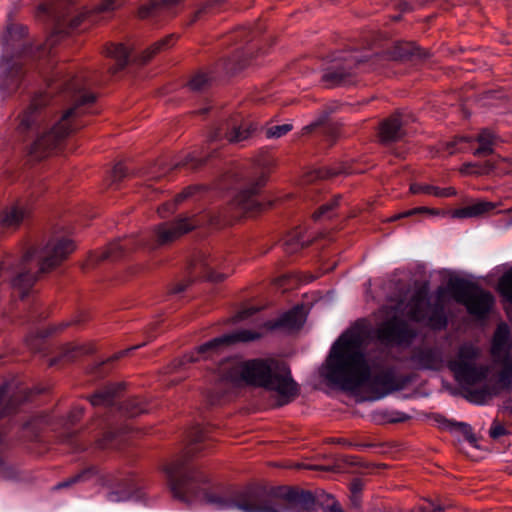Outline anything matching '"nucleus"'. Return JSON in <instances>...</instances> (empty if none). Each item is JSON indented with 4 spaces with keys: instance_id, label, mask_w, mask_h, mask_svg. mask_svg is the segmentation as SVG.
Segmentation results:
<instances>
[{
    "instance_id": "obj_57",
    "label": "nucleus",
    "mask_w": 512,
    "mask_h": 512,
    "mask_svg": "<svg viewBox=\"0 0 512 512\" xmlns=\"http://www.w3.org/2000/svg\"><path fill=\"white\" fill-rule=\"evenodd\" d=\"M506 433H507L506 429L501 424H499L497 422H494L489 430V435L493 439H497V438L505 435Z\"/></svg>"
},
{
    "instance_id": "obj_34",
    "label": "nucleus",
    "mask_w": 512,
    "mask_h": 512,
    "mask_svg": "<svg viewBox=\"0 0 512 512\" xmlns=\"http://www.w3.org/2000/svg\"><path fill=\"white\" fill-rule=\"evenodd\" d=\"M410 192L412 194L432 195L439 198H448L456 195V190L453 187L441 188L438 186L422 183L411 184Z\"/></svg>"
},
{
    "instance_id": "obj_29",
    "label": "nucleus",
    "mask_w": 512,
    "mask_h": 512,
    "mask_svg": "<svg viewBox=\"0 0 512 512\" xmlns=\"http://www.w3.org/2000/svg\"><path fill=\"white\" fill-rule=\"evenodd\" d=\"M124 389L123 383L109 384L104 388L95 392L90 398V403L93 406H113L116 399L120 396L121 391Z\"/></svg>"
},
{
    "instance_id": "obj_9",
    "label": "nucleus",
    "mask_w": 512,
    "mask_h": 512,
    "mask_svg": "<svg viewBox=\"0 0 512 512\" xmlns=\"http://www.w3.org/2000/svg\"><path fill=\"white\" fill-rule=\"evenodd\" d=\"M480 354L481 351L477 346L472 343H464L458 348L454 359L448 362V368L461 385L473 386L487 378L489 368L482 364H476Z\"/></svg>"
},
{
    "instance_id": "obj_2",
    "label": "nucleus",
    "mask_w": 512,
    "mask_h": 512,
    "mask_svg": "<svg viewBox=\"0 0 512 512\" xmlns=\"http://www.w3.org/2000/svg\"><path fill=\"white\" fill-rule=\"evenodd\" d=\"M46 81L45 95L32 100L18 125L19 132L37 135L30 151L37 158L49 155L80 128L75 118L96 98L86 78L74 76L64 64L56 66Z\"/></svg>"
},
{
    "instance_id": "obj_38",
    "label": "nucleus",
    "mask_w": 512,
    "mask_h": 512,
    "mask_svg": "<svg viewBox=\"0 0 512 512\" xmlns=\"http://www.w3.org/2000/svg\"><path fill=\"white\" fill-rule=\"evenodd\" d=\"M341 195L334 196L331 200L321 205L312 215L314 221L330 219L333 217L336 208L339 206Z\"/></svg>"
},
{
    "instance_id": "obj_41",
    "label": "nucleus",
    "mask_w": 512,
    "mask_h": 512,
    "mask_svg": "<svg viewBox=\"0 0 512 512\" xmlns=\"http://www.w3.org/2000/svg\"><path fill=\"white\" fill-rule=\"evenodd\" d=\"M86 318H87L86 314L84 312H81L78 315H76L71 321H64V322L60 323L58 326H52L48 330L39 332L37 337L41 338V339L45 338L48 335L55 333L57 331H62L63 329H65L66 327H69L71 325H78V324L84 322L86 320Z\"/></svg>"
},
{
    "instance_id": "obj_13",
    "label": "nucleus",
    "mask_w": 512,
    "mask_h": 512,
    "mask_svg": "<svg viewBox=\"0 0 512 512\" xmlns=\"http://www.w3.org/2000/svg\"><path fill=\"white\" fill-rule=\"evenodd\" d=\"M260 337V334L250 330H239L230 334H225L220 337H216L197 348L196 356L185 355L180 361V364L187 362H195L200 358L206 359L212 357L214 354L221 352L224 348L235 344L237 342H249Z\"/></svg>"
},
{
    "instance_id": "obj_21",
    "label": "nucleus",
    "mask_w": 512,
    "mask_h": 512,
    "mask_svg": "<svg viewBox=\"0 0 512 512\" xmlns=\"http://www.w3.org/2000/svg\"><path fill=\"white\" fill-rule=\"evenodd\" d=\"M193 218H180L174 222L158 225L155 230V241L158 245L169 244L196 227Z\"/></svg>"
},
{
    "instance_id": "obj_17",
    "label": "nucleus",
    "mask_w": 512,
    "mask_h": 512,
    "mask_svg": "<svg viewBox=\"0 0 512 512\" xmlns=\"http://www.w3.org/2000/svg\"><path fill=\"white\" fill-rule=\"evenodd\" d=\"M408 316L411 320L421 322L428 320L434 327L444 328L447 319L442 308L432 307L429 300L421 293L415 294L408 305Z\"/></svg>"
},
{
    "instance_id": "obj_24",
    "label": "nucleus",
    "mask_w": 512,
    "mask_h": 512,
    "mask_svg": "<svg viewBox=\"0 0 512 512\" xmlns=\"http://www.w3.org/2000/svg\"><path fill=\"white\" fill-rule=\"evenodd\" d=\"M305 322V309L301 305H297L284 313L278 319L269 321L266 323L268 329H286V330H298L302 327Z\"/></svg>"
},
{
    "instance_id": "obj_59",
    "label": "nucleus",
    "mask_w": 512,
    "mask_h": 512,
    "mask_svg": "<svg viewBox=\"0 0 512 512\" xmlns=\"http://www.w3.org/2000/svg\"><path fill=\"white\" fill-rule=\"evenodd\" d=\"M332 442L333 443H337V444H342V445H345V446H348V447H356L360 450H363V449H366L368 447H371L370 444H359V443H352L344 438H337V439H332Z\"/></svg>"
},
{
    "instance_id": "obj_25",
    "label": "nucleus",
    "mask_w": 512,
    "mask_h": 512,
    "mask_svg": "<svg viewBox=\"0 0 512 512\" xmlns=\"http://www.w3.org/2000/svg\"><path fill=\"white\" fill-rule=\"evenodd\" d=\"M0 69V89L8 92L15 91L23 77L22 66L19 63L4 60L0 64Z\"/></svg>"
},
{
    "instance_id": "obj_10",
    "label": "nucleus",
    "mask_w": 512,
    "mask_h": 512,
    "mask_svg": "<svg viewBox=\"0 0 512 512\" xmlns=\"http://www.w3.org/2000/svg\"><path fill=\"white\" fill-rule=\"evenodd\" d=\"M452 295L456 302L464 305L467 312L479 319L487 317L494 305V297L469 282L459 280L452 284Z\"/></svg>"
},
{
    "instance_id": "obj_42",
    "label": "nucleus",
    "mask_w": 512,
    "mask_h": 512,
    "mask_svg": "<svg viewBox=\"0 0 512 512\" xmlns=\"http://www.w3.org/2000/svg\"><path fill=\"white\" fill-rule=\"evenodd\" d=\"M417 214H431L436 215L438 212L435 209H431L428 207H416L412 208L397 214L392 215L391 217L386 219V222H395L397 220H400L402 218L411 217Z\"/></svg>"
},
{
    "instance_id": "obj_6",
    "label": "nucleus",
    "mask_w": 512,
    "mask_h": 512,
    "mask_svg": "<svg viewBox=\"0 0 512 512\" xmlns=\"http://www.w3.org/2000/svg\"><path fill=\"white\" fill-rule=\"evenodd\" d=\"M97 477L101 485L110 488L107 494V500L110 502L126 501L132 498L137 490L135 477L129 472L116 470L100 474L96 466H90L79 473L71 476L67 480L58 483L55 489L70 487L76 483L87 482Z\"/></svg>"
},
{
    "instance_id": "obj_40",
    "label": "nucleus",
    "mask_w": 512,
    "mask_h": 512,
    "mask_svg": "<svg viewBox=\"0 0 512 512\" xmlns=\"http://www.w3.org/2000/svg\"><path fill=\"white\" fill-rule=\"evenodd\" d=\"M194 190H195V188H193V187H188V188L184 189L181 193H179L175 197L174 202H167V203L163 204L162 206H160L157 210L158 214L161 217H166L167 213L173 212L175 210L176 205L178 203H181L183 200L190 197L193 194Z\"/></svg>"
},
{
    "instance_id": "obj_27",
    "label": "nucleus",
    "mask_w": 512,
    "mask_h": 512,
    "mask_svg": "<svg viewBox=\"0 0 512 512\" xmlns=\"http://www.w3.org/2000/svg\"><path fill=\"white\" fill-rule=\"evenodd\" d=\"M400 114H393L385 119L379 127L381 142L390 143L400 140L404 136Z\"/></svg>"
},
{
    "instance_id": "obj_49",
    "label": "nucleus",
    "mask_w": 512,
    "mask_h": 512,
    "mask_svg": "<svg viewBox=\"0 0 512 512\" xmlns=\"http://www.w3.org/2000/svg\"><path fill=\"white\" fill-rule=\"evenodd\" d=\"M314 497H316V509L319 507L322 510L326 509V505L329 506L330 503L336 502L335 498L331 495L326 493L324 490H318L315 492Z\"/></svg>"
},
{
    "instance_id": "obj_52",
    "label": "nucleus",
    "mask_w": 512,
    "mask_h": 512,
    "mask_svg": "<svg viewBox=\"0 0 512 512\" xmlns=\"http://www.w3.org/2000/svg\"><path fill=\"white\" fill-rule=\"evenodd\" d=\"M397 50L398 51H396L395 57L399 59H405L417 54L416 48L410 43L399 46Z\"/></svg>"
},
{
    "instance_id": "obj_11",
    "label": "nucleus",
    "mask_w": 512,
    "mask_h": 512,
    "mask_svg": "<svg viewBox=\"0 0 512 512\" xmlns=\"http://www.w3.org/2000/svg\"><path fill=\"white\" fill-rule=\"evenodd\" d=\"M251 133L252 127L249 123H242L239 126H234L230 131L225 133H223L221 129H218L209 137L208 140V149H211L210 154L204 155L202 152L189 153L183 160L176 162L174 164V168L189 167L191 169H196L206 163L209 158L214 157L217 148L212 147V144L215 141L224 137L229 143H239L248 139Z\"/></svg>"
},
{
    "instance_id": "obj_51",
    "label": "nucleus",
    "mask_w": 512,
    "mask_h": 512,
    "mask_svg": "<svg viewBox=\"0 0 512 512\" xmlns=\"http://www.w3.org/2000/svg\"><path fill=\"white\" fill-rule=\"evenodd\" d=\"M123 2L124 0H102L96 7V11L98 13L111 12L119 8Z\"/></svg>"
},
{
    "instance_id": "obj_44",
    "label": "nucleus",
    "mask_w": 512,
    "mask_h": 512,
    "mask_svg": "<svg viewBox=\"0 0 512 512\" xmlns=\"http://www.w3.org/2000/svg\"><path fill=\"white\" fill-rule=\"evenodd\" d=\"M469 393V399L470 401L482 404L484 403L488 398H490L492 395L495 394V391L493 388H491L488 385H484L480 389H472L468 391Z\"/></svg>"
},
{
    "instance_id": "obj_62",
    "label": "nucleus",
    "mask_w": 512,
    "mask_h": 512,
    "mask_svg": "<svg viewBox=\"0 0 512 512\" xmlns=\"http://www.w3.org/2000/svg\"><path fill=\"white\" fill-rule=\"evenodd\" d=\"M326 118H327L326 116H322L321 118H319L318 120L314 121L313 123H311L309 125H306L302 129V134L310 133L315 128H317L318 126L322 125L326 121Z\"/></svg>"
},
{
    "instance_id": "obj_8",
    "label": "nucleus",
    "mask_w": 512,
    "mask_h": 512,
    "mask_svg": "<svg viewBox=\"0 0 512 512\" xmlns=\"http://www.w3.org/2000/svg\"><path fill=\"white\" fill-rule=\"evenodd\" d=\"M33 394L24 386L15 382L5 383L0 387V419L16 411V408L23 402L28 401ZM6 429L0 423V476L13 478L16 475L15 469L6 462L5 452L7 443L5 440Z\"/></svg>"
},
{
    "instance_id": "obj_39",
    "label": "nucleus",
    "mask_w": 512,
    "mask_h": 512,
    "mask_svg": "<svg viewBox=\"0 0 512 512\" xmlns=\"http://www.w3.org/2000/svg\"><path fill=\"white\" fill-rule=\"evenodd\" d=\"M123 441V435L114 430H108L103 434V437L97 440V447L100 449L106 448H119Z\"/></svg>"
},
{
    "instance_id": "obj_18",
    "label": "nucleus",
    "mask_w": 512,
    "mask_h": 512,
    "mask_svg": "<svg viewBox=\"0 0 512 512\" xmlns=\"http://www.w3.org/2000/svg\"><path fill=\"white\" fill-rule=\"evenodd\" d=\"M495 135L487 130H482L475 139L466 136L455 137L452 141L446 143V151L452 155L456 152H463L467 149L465 144L477 142L478 147L473 150L474 156H487L493 153L495 145Z\"/></svg>"
},
{
    "instance_id": "obj_37",
    "label": "nucleus",
    "mask_w": 512,
    "mask_h": 512,
    "mask_svg": "<svg viewBox=\"0 0 512 512\" xmlns=\"http://www.w3.org/2000/svg\"><path fill=\"white\" fill-rule=\"evenodd\" d=\"M121 414L127 417H136L147 411L145 402L140 398L126 399L119 407Z\"/></svg>"
},
{
    "instance_id": "obj_64",
    "label": "nucleus",
    "mask_w": 512,
    "mask_h": 512,
    "mask_svg": "<svg viewBox=\"0 0 512 512\" xmlns=\"http://www.w3.org/2000/svg\"><path fill=\"white\" fill-rule=\"evenodd\" d=\"M323 512H344L338 501L332 502L329 506L326 505V509L322 510Z\"/></svg>"
},
{
    "instance_id": "obj_1",
    "label": "nucleus",
    "mask_w": 512,
    "mask_h": 512,
    "mask_svg": "<svg viewBox=\"0 0 512 512\" xmlns=\"http://www.w3.org/2000/svg\"><path fill=\"white\" fill-rule=\"evenodd\" d=\"M198 451L196 446H191L187 452L164 468L170 491L175 498L183 502L202 499L217 510L286 512L299 508L307 512L316 511L317 499L307 490L287 486L271 489L248 486L242 489L227 488L215 491L201 488L208 478L191 462L193 454Z\"/></svg>"
},
{
    "instance_id": "obj_28",
    "label": "nucleus",
    "mask_w": 512,
    "mask_h": 512,
    "mask_svg": "<svg viewBox=\"0 0 512 512\" xmlns=\"http://www.w3.org/2000/svg\"><path fill=\"white\" fill-rule=\"evenodd\" d=\"M496 207L497 204L494 202L479 200L453 210L451 215L457 219L476 218L489 214Z\"/></svg>"
},
{
    "instance_id": "obj_60",
    "label": "nucleus",
    "mask_w": 512,
    "mask_h": 512,
    "mask_svg": "<svg viewBox=\"0 0 512 512\" xmlns=\"http://www.w3.org/2000/svg\"><path fill=\"white\" fill-rule=\"evenodd\" d=\"M363 487H364L363 481L359 478H354L350 483V493L355 494V495L356 494L361 495Z\"/></svg>"
},
{
    "instance_id": "obj_3",
    "label": "nucleus",
    "mask_w": 512,
    "mask_h": 512,
    "mask_svg": "<svg viewBox=\"0 0 512 512\" xmlns=\"http://www.w3.org/2000/svg\"><path fill=\"white\" fill-rule=\"evenodd\" d=\"M367 337V329L357 322L336 340L326 359L324 377L328 382L354 391L371 379L365 354Z\"/></svg>"
},
{
    "instance_id": "obj_20",
    "label": "nucleus",
    "mask_w": 512,
    "mask_h": 512,
    "mask_svg": "<svg viewBox=\"0 0 512 512\" xmlns=\"http://www.w3.org/2000/svg\"><path fill=\"white\" fill-rule=\"evenodd\" d=\"M409 361L419 370L438 371L444 365L443 352L434 345L421 344L415 346L410 353Z\"/></svg>"
},
{
    "instance_id": "obj_63",
    "label": "nucleus",
    "mask_w": 512,
    "mask_h": 512,
    "mask_svg": "<svg viewBox=\"0 0 512 512\" xmlns=\"http://www.w3.org/2000/svg\"><path fill=\"white\" fill-rule=\"evenodd\" d=\"M190 284L189 280L181 281L174 285V287L170 290L172 294H178L183 292Z\"/></svg>"
},
{
    "instance_id": "obj_43",
    "label": "nucleus",
    "mask_w": 512,
    "mask_h": 512,
    "mask_svg": "<svg viewBox=\"0 0 512 512\" xmlns=\"http://www.w3.org/2000/svg\"><path fill=\"white\" fill-rule=\"evenodd\" d=\"M500 294L512 303V269L502 275L498 283Z\"/></svg>"
},
{
    "instance_id": "obj_54",
    "label": "nucleus",
    "mask_w": 512,
    "mask_h": 512,
    "mask_svg": "<svg viewBox=\"0 0 512 512\" xmlns=\"http://www.w3.org/2000/svg\"><path fill=\"white\" fill-rule=\"evenodd\" d=\"M443 427L444 428L456 427L465 436V438L468 437L470 435V433L472 432L471 426L464 422L453 423L448 420H445L443 422Z\"/></svg>"
},
{
    "instance_id": "obj_22",
    "label": "nucleus",
    "mask_w": 512,
    "mask_h": 512,
    "mask_svg": "<svg viewBox=\"0 0 512 512\" xmlns=\"http://www.w3.org/2000/svg\"><path fill=\"white\" fill-rule=\"evenodd\" d=\"M344 61L343 64H335L329 67L322 76V82L327 87H335L341 85H348L353 82L354 72L353 69L357 64V60L349 56L341 58Z\"/></svg>"
},
{
    "instance_id": "obj_61",
    "label": "nucleus",
    "mask_w": 512,
    "mask_h": 512,
    "mask_svg": "<svg viewBox=\"0 0 512 512\" xmlns=\"http://www.w3.org/2000/svg\"><path fill=\"white\" fill-rule=\"evenodd\" d=\"M40 419L33 418L29 421H26L23 424V429H31L32 436H36L38 433V423L40 422Z\"/></svg>"
},
{
    "instance_id": "obj_48",
    "label": "nucleus",
    "mask_w": 512,
    "mask_h": 512,
    "mask_svg": "<svg viewBox=\"0 0 512 512\" xmlns=\"http://www.w3.org/2000/svg\"><path fill=\"white\" fill-rule=\"evenodd\" d=\"M226 0H211L209 2H207L206 4H204L202 7H200L192 16V18L190 19V21L187 23V25H193L195 22H197L198 20H200L202 18V16L206 13H208V11L210 9H212L213 7L217 6V5H220L222 4L223 2H225Z\"/></svg>"
},
{
    "instance_id": "obj_5",
    "label": "nucleus",
    "mask_w": 512,
    "mask_h": 512,
    "mask_svg": "<svg viewBox=\"0 0 512 512\" xmlns=\"http://www.w3.org/2000/svg\"><path fill=\"white\" fill-rule=\"evenodd\" d=\"M63 258H5L0 264V277L9 280L20 298H24L40 275L61 265Z\"/></svg>"
},
{
    "instance_id": "obj_7",
    "label": "nucleus",
    "mask_w": 512,
    "mask_h": 512,
    "mask_svg": "<svg viewBox=\"0 0 512 512\" xmlns=\"http://www.w3.org/2000/svg\"><path fill=\"white\" fill-rule=\"evenodd\" d=\"M269 170L266 167H257L246 176V182L230 202L232 215L226 223L242 216H254L265 208V204L258 199L260 190L267 182Z\"/></svg>"
},
{
    "instance_id": "obj_53",
    "label": "nucleus",
    "mask_w": 512,
    "mask_h": 512,
    "mask_svg": "<svg viewBox=\"0 0 512 512\" xmlns=\"http://www.w3.org/2000/svg\"><path fill=\"white\" fill-rule=\"evenodd\" d=\"M126 167L123 163H117L111 172V181L113 183L120 182L126 176Z\"/></svg>"
},
{
    "instance_id": "obj_45",
    "label": "nucleus",
    "mask_w": 512,
    "mask_h": 512,
    "mask_svg": "<svg viewBox=\"0 0 512 512\" xmlns=\"http://www.w3.org/2000/svg\"><path fill=\"white\" fill-rule=\"evenodd\" d=\"M92 352V345H69L66 347L63 356L67 358V360H73L80 355L89 354Z\"/></svg>"
},
{
    "instance_id": "obj_32",
    "label": "nucleus",
    "mask_w": 512,
    "mask_h": 512,
    "mask_svg": "<svg viewBox=\"0 0 512 512\" xmlns=\"http://www.w3.org/2000/svg\"><path fill=\"white\" fill-rule=\"evenodd\" d=\"M182 0H160L151 1L146 5H143L138 10V17L145 19L151 16H156L164 11L172 9L174 6L179 4Z\"/></svg>"
},
{
    "instance_id": "obj_14",
    "label": "nucleus",
    "mask_w": 512,
    "mask_h": 512,
    "mask_svg": "<svg viewBox=\"0 0 512 512\" xmlns=\"http://www.w3.org/2000/svg\"><path fill=\"white\" fill-rule=\"evenodd\" d=\"M510 328L506 323L497 325L492 338L491 355L494 362L501 365L499 378L503 382L509 383L512 378L511 367V339Z\"/></svg>"
},
{
    "instance_id": "obj_58",
    "label": "nucleus",
    "mask_w": 512,
    "mask_h": 512,
    "mask_svg": "<svg viewBox=\"0 0 512 512\" xmlns=\"http://www.w3.org/2000/svg\"><path fill=\"white\" fill-rule=\"evenodd\" d=\"M76 434L75 433H66L63 435V442L70 444L74 450H82L84 447L77 443Z\"/></svg>"
},
{
    "instance_id": "obj_23",
    "label": "nucleus",
    "mask_w": 512,
    "mask_h": 512,
    "mask_svg": "<svg viewBox=\"0 0 512 512\" xmlns=\"http://www.w3.org/2000/svg\"><path fill=\"white\" fill-rule=\"evenodd\" d=\"M464 175L482 176L495 172L498 175L512 173V158L498 156L495 161L487 160L483 163H464L460 168Z\"/></svg>"
},
{
    "instance_id": "obj_31",
    "label": "nucleus",
    "mask_w": 512,
    "mask_h": 512,
    "mask_svg": "<svg viewBox=\"0 0 512 512\" xmlns=\"http://www.w3.org/2000/svg\"><path fill=\"white\" fill-rule=\"evenodd\" d=\"M178 36L176 34H169L159 41L152 44L149 48L143 51L142 55L139 57L138 62L141 64H145L150 61L156 54L165 51L176 43Z\"/></svg>"
},
{
    "instance_id": "obj_26",
    "label": "nucleus",
    "mask_w": 512,
    "mask_h": 512,
    "mask_svg": "<svg viewBox=\"0 0 512 512\" xmlns=\"http://www.w3.org/2000/svg\"><path fill=\"white\" fill-rule=\"evenodd\" d=\"M30 213V208L21 204L7 208L0 215V232L3 230H16L29 217Z\"/></svg>"
},
{
    "instance_id": "obj_35",
    "label": "nucleus",
    "mask_w": 512,
    "mask_h": 512,
    "mask_svg": "<svg viewBox=\"0 0 512 512\" xmlns=\"http://www.w3.org/2000/svg\"><path fill=\"white\" fill-rule=\"evenodd\" d=\"M345 173H347L345 165L335 164L332 166L315 168L308 172L305 177L306 182H313L315 180L330 179Z\"/></svg>"
},
{
    "instance_id": "obj_30",
    "label": "nucleus",
    "mask_w": 512,
    "mask_h": 512,
    "mask_svg": "<svg viewBox=\"0 0 512 512\" xmlns=\"http://www.w3.org/2000/svg\"><path fill=\"white\" fill-rule=\"evenodd\" d=\"M104 53L107 57L115 60L116 64L109 68L111 74H116L122 70L128 63L130 51L123 44H109L106 46Z\"/></svg>"
},
{
    "instance_id": "obj_12",
    "label": "nucleus",
    "mask_w": 512,
    "mask_h": 512,
    "mask_svg": "<svg viewBox=\"0 0 512 512\" xmlns=\"http://www.w3.org/2000/svg\"><path fill=\"white\" fill-rule=\"evenodd\" d=\"M75 5L74 0H58L53 7L43 6L45 11L54 15L56 22L54 32L48 39L50 44L54 43L57 36L69 34L80 26L86 14L79 12Z\"/></svg>"
},
{
    "instance_id": "obj_56",
    "label": "nucleus",
    "mask_w": 512,
    "mask_h": 512,
    "mask_svg": "<svg viewBox=\"0 0 512 512\" xmlns=\"http://www.w3.org/2000/svg\"><path fill=\"white\" fill-rule=\"evenodd\" d=\"M443 510L444 507L442 505L428 502V505L419 506L418 508L413 509L411 512H438Z\"/></svg>"
},
{
    "instance_id": "obj_16",
    "label": "nucleus",
    "mask_w": 512,
    "mask_h": 512,
    "mask_svg": "<svg viewBox=\"0 0 512 512\" xmlns=\"http://www.w3.org/2000/svg\"><path fill=\"white\" fill-rule=\"evenodd\" d=\"M377 338L384 344H410L416 333L403 319L394 316L382 322L377 329Z\"/></svg>"
},
{
    "instance_id": "obj_55",
    "label": "nucleus",
    "mask_w": 512,
    "mask_h": 512,
    "mask_svg": "<svg viewBox=\"0 0 512 512\" xmlns=\"http://www.w3.org/2000/svg\"><path fill=\"white\" fill-rule=\"evenodd\" d=\"M385 418L388 422H404L410 418L407 414L400 411H389L385 413Z\"/></svg>"
},
{
    "instance_id": "obj_47",
    "label": "nucleus",
    "mask_w": 512,
    "mask_h": 512,
    "mask_svg": "<svg viewBox=\"0 0 512 512\" xmlns=\"http://www.w3.org/2000/svg\"><path fill=\"white\" fill-rule=\"evenodd\" d=\"M293 129L292 124L285 123L281 125H273L266 129L267 138H280Z\"/></svg>"
},
{
    "instance_id": "obj_46",
    "label": "nucleus",
    "mask_w": 512,
    "mask_h": 512,
    "mask_svg": "<svg viewBox=\"0 0 512 512\" xmlns=\"http://www.w3.org/2000/svg\"><path fill=\"white\" fill-rule=\"evenodd\" d=\"M210 80L211 78L207 73L200 72L192 77L188 86L193 91H201L208 85Z\"/></svg>"
},
{
    "instance_id": "obj_4",
    "label": "nucleus",
    "mask_w": 512,
    "mask_h": 512,
    "mask_svg": "<svg viewBox=\"0 0 512 512\" xmlns=\"http://www.w3.org/2000/svg\"><path fill=\"white\" fill-rule=\"evenodd\" d=\"M223 380L232 384H246L275 392L280 406L293 401L299 394V386L293 380L289 366L280 360L252 359L229 362L221 369Z\"/></svg>"
},
{
    "instance_id": "obj_33",
    "label": "nucleus",
    "mask_w": 512,
    "mask_h": 512,
    "mask_svg": "<svg viewBox=\"0 0 512 512\" xmlns=\"http://www.w3.org/2000/svg\"><path fill=\"white\" fill-rule=\"evenodd\" d=\"M136 241L131 237H125L110 242L99 256H116L117 254L136 253Z\"/></svg>"
},
{
    "instance_id": "obj_36",
    "label": "nucleus",
    "mask_w": 512,
    "mask_h": 512,
    "mask_svg": "<svg viewBox=\"0 0 512 512\" xmlns=\"http://www.w3.org/2000/svg\"><path fill=\"white\" fill-rule=\"evenodd\" d=\"M189 268L193 270L199 269V272L192 271L191 273L195 277H201L209 281L220 282L226 278V274L214 271L213 268L203 261V258H193Z\"/></svg>"
},
{
    "instance_id": "obj_50",
    "label": "nucleus",
    "mask_w": 512,
    "mask_h": 512,
    "mask_svg": "<svg viewBox=\"0 0 512 512\" xmlns=\"http://www.w3.org/2000/svg\"><path fill=\"white\" fill-rule=\"evenodd\" d=\"M373 384L381 385L385 387L388 391L391 390L394 386V377L390 373H383L376 375L373 380Z\"/></svg>"
},
{
    "instance_id": "obj_19",
    "label": "nucleus",
    "mask_w": 512,
    "mask_h": 512,
    "mask_svg": "<svg viewBox=\"0 0 512 512\" xmlns=\"http://www.w3.org/2000/svg\"><path fill=\"white\" fill-rule=\"evenodd\" d=\"M316 240L312 232L305 227H296L288 232L280 242L264 253H285L288 255L299 253L303 248L309 246Z\"/></svg>"
},
{
    "instance_id": "obj_15",
    "label": "nucleus",
    "mask_w": 512,
    "mask_h": 512,
    "mask_svg": "<svg viewBox=\"0 0 512 512\" xmlns=\"http://www.w3.org/2000/svg\"><path fill=\"white\" fill-rule=\"evenodd\" d=\"M77 243L69 235L54 233L43 245H30L21 256H69L77 252Z\"/></svg>"
}]
</instances>
